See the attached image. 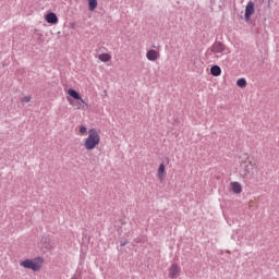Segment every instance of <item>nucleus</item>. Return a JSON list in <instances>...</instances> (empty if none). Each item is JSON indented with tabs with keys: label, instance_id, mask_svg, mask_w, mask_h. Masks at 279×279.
<instances>
[{
	"label": "nucleus",
	"instance_id": "1",
	"mask_svg": "<svg viewBox=\"0 0 279 279\" xmlns=\"http://www.w3.org/2000/svg\"><path fill=\"white\" fill-rule=\"evenodd\" d=\"M239 165V173L243 179L247 178V175H250V173H252V170L254 169V161H252V157H250L247 153L240 155Z\"/></svg>",
	"mask_w": 279,
	"mask_h": 279
},
{
	"label": "nucleus",
	"instance_id": "2",
	"mask_svg": "<svg viewBox=\"0 0 279 279\" xmlns=\"http://www.w3.org/2000/svg\"><path fill=\"white\" fill-rule=\"evenodd\" d=\"M44 263L45 259H43V257H37L34 259H25L20 263V266L24 267V269H32V271H40Z\"/></svg>",
	"mask_w": 279,
	"mask_h": 279
},
{
	"label": "nucleus",
	"instance_id": "3",
	"mask_svg": "<svg viewBox=\"0 0 279 279\" xmlns=\"http://www.w3.org/2000/svg\"><path fill=\"white\" fill-rule=\"evenodd\" d=\"M226 49H227L226 45L223 43L217 41V40L209 48L211 53H223V51H226Z\"/></svg>",
	"mask_w": 279,
	"mask_h": 279
},
{
	"label": "nucleus",
	"instance_id": "4",
	"mask_svg": "<svg viewBox=\"0 0 279 279\" xmlns=\"http://www.w3.org/2000/svg\"><path fill=\"white\" fill-rule=\"evenodd\" d=\"M182 271V268L178 264H172L169 268V278H178Z\"/></svg>",
	"mask_w": 279,
	"mask_h": 279
},
{
	"label": "nucleus",
	"instance_id": "5",
	"mask_svg": "<svg viewBox=\"0 0 279 279\" xmlns=\"http://www.w3.org/2000/svg\"><path fill=\"white\" fill-rule=\"evenodd\" d=\"M254 13V2L253 1H250L247 4H246V8H245V22L247 23L251 19V16L253 15Z\"/></svg>",
	"mask_w": 279,
	"mask_h": 279
},
{
	"label": "nucleus",
	"instance_id": "6",
	"mask_svg": "<svg viewBox=\"0 0 279 279\" xmlns=\"http://www.w3.org/2000/svg\"><path fill=\"white\" fill-rule=\"evenodd\" d=\"M230 189L232 193H235V195H241V193H243V185L236 181H232L230 183Z\"/></svg>",
	"mask_w": 279,
	"mask_h": 279
},
{
	"label": "nucleus",
	"instance_id": "7",
	"mask_svg": "<svg viewBox=\"0 0 279 279\" xmlns=\"http://www.w3.org/2000/svg\"><path fill=\"white\" fill-rule=\"evenodd\" d=\"M85 141H100L99 132H97V129H90L88 131V136L85 138Z\"/></svg>",
	"mask_w": 279,
	"mask_h": 279
},
{
	"label": "nucleus",
	"instance_id": "8",
	"mask_svg": "<svg viewBox=\"0 0 279 279\" xmlns=\"http://www.w3.org/2000/svg\"><path fill=\"white\" fill-rule=\"evenodd\" d=\"M166 173H167V171H166V168H165V163H161L158 167V170H157V178H158L159 182H163L165 181V174Z\"/></svg>",
	"mask_w": 279,
	"mask_h": 279
},
{
	"label": "nucleus",
	"instance_id": "9",
	"mask_svg": "<svg viewBox=\"0 0 279 279\" xmlns=\"http://www.w3.org/2000/svg\"><path fill=\"white\" fill-rule=\"evenodd\" d=\"M146 58L150 62H156L158 60V51H156L154 49L148 50L146 53Z\"/></svg>",
	"mask_w": 279,
	"mask_h": 279
},
{
	"label": "nucleus",
	"instance_id": "10",
	"mask_svg": "<svg viewBox=\"0 0 279 279\" xmlns=\"http://www.w3.org/2000/svg\"><path fill=\"white\" fill-rule=\"evenodd\" d=\"M68 94L70 95V97H72L73 99H77L78 101H81L82 104H86L84 101V99H82V96H80V93H77V90L70 88L68 90Z\"/></svg>",
	"mask_w": 279,
	"mask_h": 279
},
{
	"label": "nucleus",
	"instance_id": "11",
	"mask_svg": "<svg viewBox=\"0 0 279 279\" xmlns=\"http://www.w3.org/2000/svg\"><path fill=\"white\" fill-rule=\"evenodd\" d=\"M47 23H50V25H56L58 23V15L56 13L50 12L46 15Z\"/></svg>",
	"mask_w": 279,
	"mask_h": 279
},
{
	"label": "nucleus",
	"instance_id": "12",
	"mask_svg": "<svg viewBox=\"0 0 279 279\" xmlns=\"http://www.w3.org/2000/svg\"><path fill=\"white\" fill-rule=\"evenodd\" d=\"M210 75L214 77H219V75H221V68L219 65H213L210 68Z\"/></svg>",
	"mask_w": 279,
	"mask_h": 279
},
{
	"label": "nucleus",
	"instance_id": "13",
	"mask_svg": "<svg viewBox=\"0 0 279 279\" xmlns=\"http://www.w3.org/2000/svg\"><path fill=\"white\" fill-rule=\"evenodd\" d=\"M85 149H95L96 145H99V141H86Z\"/></svg>",
	"mask_w": 279,
	"mask_h": 279
},
{
	"label": "nucleus",
	"instance_id": "14",
	"mask_svg": "<svg viewBox=\"0 0 279 279\" xmlns=\"http://www.w3.org/2000/svg\"><path fill=\"white\" fill-rule=\"evenodd\" d=\"M88 1V10L90 12L97 10L98 2L97 0H87Z\"/></svg>",
	"mask_w": 279,
	"mask_h": 279
},
{
	"label": "nucleus",
	"instance_id": "15",
	"mask_svg": "<svg viewBox=\"0 0 279 279\" xmlns=\"http://www.w3.org/2000/svg\"><path fill=\"white\" fill-rule=\"evenodd\" d=\"M112 57H110L109 53H101L98 56V59L100 60V62H110V59Z\"/></svg>",
	"mask_w": 279,
	"mask_h": 279
},
{
	"label": "nucleus",
	"instance_id": "16",
	"mask_svg": "<svg viewBox=\"0 0 279 279\" xmlns=\"http://www.w3.org/2000/svg\"><path fill=\"white\" fill-rule=\"evenodd\" d=\"M236 85L240 87V88H245V86H247V81L245 78H239L236 81Z\"/></svg>",
	"mask_w": 279,
	"mask_h": 279
},
{
	"label": "nucleus",
	"instance_id": "17",
	"mask_svg": "<svg viewBox=\"0 0 279 279\" xmlns=\"http://www.w3.org/2000/svg\"><path fill=\"white\" fill-rule=\"evenodd\" d=\"M22 104H29V101H32V96H24L21 99Z\"/></svg>",
	"mask_w": 279,
	"mask_h": 279
},
{
	"label": "nucleus",
	"instance_id": "18",
	"mask_svg": "<svg viewBox=\"0 0 279 279\" xmlns=\"http://www.w3.org/2000/svg\"><path fill=\"white\" fill-rule=\"evenodd\" d=\"M80 132H81V134L86 133V126H81V128H80Z\"/></svg>",
	"mask_w": 279,
	"mask_h": 279
},
{
	"label": "nucleus",
	"instance_id": "19",
	"mask_svg": "<svg viewBox=\"0 0 279 279\" xmlns=\"http://www.w3.org/2000/svg\"><path fill=\"white\" fill-rule=\"evenodd\" d=\"M104 93H105V97H108V90H104Z\"/></svg>",
	"mask_w": 279,
	"mask_h": 279
}]
</instances>
